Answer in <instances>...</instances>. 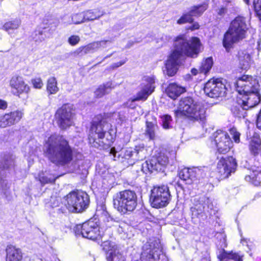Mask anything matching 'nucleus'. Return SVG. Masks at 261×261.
<instances>
[{
    "mask_svg": "<svg viewBox=\"0 0 261 261\" xmlns=\"http://www.w3.org/2000/svg\"><path fill=\"white\" fill-rule=\"evenodd\" d=\"M200 41L197 37L188 39L183 36L177 37L174 41V49L166 61L167 74L174 75L185 56L196 58L200 53Z\"/></svg>",
    "mask_w": 261,
    "mask_h": 261,
    "instance_id": "f257e3e1",
    "label": "nucleus"
},
{
    "mask_svg": "<svg viewBox=\"0 0 261 261\" xmlns=\"http://www.w3.org/2000/svg\"><path fill=\"white\" fill-rule=\"evenodd\" d=\"M46 148V155L54 163L63 165L72 160V149L63 136L51 135L48 139Z\"/></svg>",
    "mask_w": 261,
    "mask_h": 261,
    "instance_id": "f03ea898",
    "label": "nucleus"
},
{
    "mask_svg": "<svg viewBox=\"0 0 261 261\" xmlns=\"http://www.w3.org/2000/svg\"><path fill=\"white\" fill-rule=\"evenodd\" d=\"M110 124L104 119L99 121H94L89 131V143L96 148H105L111 146L114 138L110 129Z\"/></svg>",
    "mask_w": 261,
    "mask_h": 261,
    "instance_id": "7ed1b4c3",
    "label": "nucleus"
},
{
    "mask_svg": "<svg viewBox=\"0 0 261 261\" xmlns=\"http://www.w3.org/2000/svg\"><path fill=\"white\" fill-rule=\"evenodd\" d=\"M248 29L246 19L244 17L238 16L231 22L222 41L223 46L227 52L234 47L235 44L246 38Z\"/></svg>",
    "mask_w": 261,
    "mask_h": 261,
    "instance_id": "20e7f679",
    "label": "nucleus"
},
{
    "mask_svg": "<svg viewBox=\"0 0 261 261\" xmlns=\"http://www.w3.org/2000/svg\"><path fill=\"white\" fill-rule=\"evenodd\" d=\"M205 113L203 106L191 97L181 98L177 109L174 112L176 117H186L192 121H203Z\"/></svg>",
    "mask_w": 261,
    "mask_h": 261,
    "instance_id": "39448f33",
    "label": "nucleus"
},
{
    "mask_svg": "<svg viewBox=\"0 0 261 261\" xmlns=\"http://www.w3.org/2000/svg\"><path fill=\"white\" fill-rule=\"evenodd\" d=\"M113 200L114 208L122 215L134 212L138 205V196L133 190L117 192L114 195Z\"/></svg>",
    "mask_w": 261,
    "mask_h": 261,
    "instance_id": "423d86ee",
    "label": "nucleus"
},
{
    "mask_svg": "<svg viewBox=\"0 0 261 261\" xmlns=\"http://www.w3.org/2000/svg\"><path fill=\"white\" fill-rule=\"evenodd\" d=\"M67 208L70 212L80 213L86 209L89 203L88 195L83 191H72L66 196Z\"/></svg>",
    "mask_w": 261,
    "mask_h": 261,
    "instance_id": "0eeeda50",
    "label": "nucleus"
},
{
    "mask_svg": "<svg viewBox=\"0 0 261 261\" xmlns=\"http://www.w3.org/2000/svg\"><path fill=\"white\" fill-rule=\"evenodd\" d=\"M176 158V152L174 150L162 152L156 158L146 161L141 166L142 171L145 173H152L153 171H160L162 167L166 166L169 162V159L174 160Z\"/></svg>",
    "mask_w": 261,
    "mask_h": 261,
    "instance_id": "6e6552de",
    "label": "nucleus"
},
{
    "mask_svg": "<svg viewBox=\"0 0 261 261\" xmlns=\"http://www.w3.org/2000/svg\"><path fill=\"white\" fill-rule=\"evenodd\" d=\"M170 199L171 195L167 186L154 187L151 191L150 202L153 207L161 208L166 206Z\"/></svg>",
    "mask_w": 261,
    "mask_h": 261,
    "instance_id": "1a4fd4ad",
    "label": "nucleus"
},
{
    "mask_svg": "<svg viewBox=\"0 0 261 261\" xmlns=\"http://www.w3.org/2000/svg\"><path fill=\"white\" fill-rule=\"evenodd\" d=\"M143 151V149L138 150L132 148H122L119 151H117L115 148H112L110 153L121 162H126L128 165H133L136 161L143 159L144 156L140 154Z\"/></svg>",
    "mask_w": 261,
    "mask_h": 261,
    "instance_id": "9d476101",
    "label": "nucleus"
},
{
    "mask_svg": "<svg viewBox=\"0 0 261 261\" xmlns=\"http://www.w3.org/2000/svg\"><path fill=\"white\" fill-rule=\"evenodd\" d=\"M73 230L76 236H82L92 240L101 238L99 227L92 220L76 225Z\"/></svg>",
    "mask_w": 261,
    "mask_h": 261,
    "instance_id": "9b49d317",
    "label": "nucleus"
},
{
    "mask_svg": "<svg viewBox=\"0 0 261 261\" xmlns=\"http://www.w3.org/2000/svg\"><path fill=\"white\" fill-rule=\"evenodd\" d=\"M155 80L154 77L145 76L141 85V90L137 93L136 98L128 100L125 106L134 109L135 107V101L139 100H146L148 96L154 91Z\"/></svg>",
    "mask_w": 261,
    "mask_h": 261,
    "instance_id": "f8f14e48",
    "label": "nucleus"
},
{
    "mask_svg": "<svg viewBox=\"0 0 261 261\" xmlns=\"http://www.w3.org/2000/svg\"><path fill=\"white\" fill-rule=\"evenodd\" d=\"M9 86L11 88V92L14 95L20 98L28 97L30 88L22 77L17 75L13 76L10 80Z\"/></svg>",
    "mask_w": 261,
    "mask_h": 261,
    "instance_id": "ddd939ff",
    "label": "nucleus"
},
{
    "mask_svg": "<svg viewBox=\"0 0 261 261\" xmlns=\"http://www.w3.org/2000/svg\"><path fill=\"white\" fill-rule=\"evenodd\" d=\"M204 91L210 97L218 98L225 95L226 88L222 80H211L205 84Z\"/></svg>",
    "mask_w": 261,
    "mask_h": 261,
    "instance_id": "4468645a",
    "label": "nucleus"
},
{
    "mask_svg": "<svg viewBox=\"0 0 261 261\" xmlns=\"http://www.w3.org/2000/svg\"><path fill=\"white\" fill-rule=\"evenodd\" d=\"M236 167L237 163L232 156L222 157L217 163L216 171L219 178L224 179L234 172Z\"/></svg>",
    "mask_w": 261,
    "mask_h": 261,
    "instance_id": "2eb2a0df",
    "label": "nucleus"
},
{
    "mask_svg": "<svg viewBox=\"0 0 261 261\" xmlns=\"http://www.w3.org/2000/svg\"><path fill=\"white\" fill-rule=\"evenodd\" d=\"M57 123L61 129H66L72 124L73 113L71 107L64 105L58 109L55 114Z\"/></svg>",
    "mask_w": 261,
    "mask_h": 261,
    "instance_id": "dca6fc26",
    "label": "nucleus"
},
{
    "mask_svg": "<svg viewBox=\"0 0 261 261\" xmlns=\"http://www.w3.org/2000/svg\"><path fill=\"white\" fill-rule=\"evenodd\" d=\"M193 203L194 206L191 208L193 213L197 212V215L202 213L212 215L214 205L208 197L204 195L195 197L193 200Z\"/></svg>",
    "mask_w": 261,
    "mask_h": 261,
    "instance_id": "f3484780",
    "label": "nucleus"
},
{
    "mask_svg": "<svg viewBox=\"0 0 261 261\" xmlns=\"http://www.w3.org/2000/svg\"><path fill=\"white\" fill-rule=\"evenodd\" d=\"M178 175L186 184L190 185L197 179L203 178L205 176V173L198 167L184 168L179 170Z\"/></svg>",
    "mask_w": 261,
    "mask_h": 261,
    "instance_id": "a211bd4d",
    "label": "nucleus"
},
{
    "mask_svg": "<svg viewBox=\"0 0 261 261\" xmlns=\"http://www.w3.org/2000/svg\"><path fill=\"white\" fill-rule=\"evenodd\" d=\"M214 138L216 147L220 153H225L229 150L232 142L226 132L218 130L214 134Z\"/></svg>",
    "mask_w": 261,
    "mask_h": 261,
    "instance_id": "6ab92c4d",
    "label": "nucleus"
},
{
    "mask_svg": "<svg viewBox=\"0 0 261 261\" xmlns=\"http://www.w3.org/2000/svg\"><path fill=\"white\" fill-rule=\"evenodd\" d=\"M23 115L22 110H17L0 116V128H5L18 123Z\"/></svg>",
    "mask_w": 261,
    "mask_h": 261,
    "instance_id": "aec40b11",
    "label": "nucleus"
},
{
    "mask_svg": "<svg viewBox=\"0 0 261 261\" xmlns=\"http://www.w3.org/2000/svg\"><path fill=\"white\" fill-rule=\"evenodd\" d=\"M253 84L254 87L258 86V80L249 75H243L239 77L236 82V89L238 93H248V84Z\"/></svg>",
    "mask_w": 261,
    "mask_h": 261,
    "instance_id": "412c9836",
    "label": "nucleus"
},
{
    "mask_svg": "<svg viewBox=\"0 0 261 261\" xmlns=\"http://www.w3.org/2000/svg\"><path fill=\"white\" fill-rule=\"evenodd\" d=\"M109 41H101L88 44L87 45L81 46L70 53L73 57H82L86 54L92 53L96 51L100 46H104Z\"/></svg>",
    "mask_w": 261,
    "mask_h": 261,
    "instance_id": "4be33fe9",
    "label": "nucleus"
},
{
    "mask_svg": "<svg viewBox=\"0 0 261 261\" xmlns=\"http://www.w3.org/2000/svg\"><path fill=\"white\" fill-rule=\"evenodd\" d=\"M242 97L238 100V103L243 110H248L258 104L260 100L259 93L242 94Z\"/></svg>",
    "mask_w": 261,
    "mask_h": 261,
    "instance_id": "5701e85b",
    "label": "nucleus"
},
{
    "mask_svg": "<svg viewBox=\"0 0 261 261\" xmlns=\"http://www.w3.org/2000/svg\"><path fill=\"white\" fill-rule=\"evenodd\" d=\"M102 246L103 249L108 252L107 254V261H125V257L119 250L115 248V246L110 242H104Z\"/></svg>",
    "mask_w": 261,
    "mask_h": 261,
    "instance_id": "b1692460",
    "label": "nucleus"
},
{
    "mask_svg": "<svg viewBox=\"0 0 261 261\" xmlns=\"http://www.w3.org/2000/svg\"><path fill=\"white\" fill-rule=\"evenodd\" d=\"M16 157L12 153H8L0 155V170H10L16 165Z\"/></svg>",
    "mask_w": 261,
    "mask_h": 261,
    "instance_id": "393cba45",
    "label": "nucleus"
},
{
    "mask_svg": "<svg viewBox=\"0 0 261 261\" xmlns=\"http://www.w3.org/2000/svg\"><path fill=\"white\" fill-rule=\"evenodd\" d=\"M6 261H20L22 258V253L20 249L9 245L6 249Z\"/></svg>",
    "mask_w": 261,
    "mask_h": 261,
    "instance_id": "a878e982",
    "label": "nucleus"
},
{
    "mask_svg": "<svg viewBox=\"0 0 261 261\" xmlns=\"http://www.w3.org/2000/svg\"><path fill=\"white\" fill-rule=\"evenodd\" d=\"M21 25V20L19 19H14L8 21L3 26V29L12 37L17 34V30Z\"/></svg>",
    "mask_w": 261,
    "mask_h": 261,
    "instance_id": "bb28decb",
    "label": "nucleus"
},
{
    "mask_svg": "<svg viewBox=\"0 0 261 261\" xmlns=\"http://www.w3.org/2000/svg\"><path fill=\"white\" fill-rule=\"evenodd\" d=\"M158 130L159 127L155 120L146 121L145 136L150 140H154L158 138Z\"/></svg>",
    "mask_w": 261,
    "mask_h": 261,
    "instance_id": "cd10ccee",
    "label": "nucleus"
},
{
    "mask_svg": "<svg viewBox=\"0 0 261 261\" xmlns=\"http://www.w3.org/2000/svg\"><path fill=\"white\" fill-rule=\"evenodd\" d=\"M261 167L257 166L255 169H252L249 174L246 175L245 179L255 186H258L261 182Z\"/></svg>",
    "mask_w": 261,
    "mask_h": 261,
    "instance_id": "c85d7f7f",
    "label": "nucleus"
},
{
    "mask_svg": "<svg viewBox=\"0 0 261 261\" xmlns=\"http://www.w3.org/2000/svg\"><path fill=\"white\" fill-rule=\"evenodd\" d=\"M185 88L176 83H171L167 89L168 96L172 99H176L180 94L185 92Z\"/></svg>",
    "mask_w": 261,
    "mask_h": 261,
    "instance_id": "c756f323",
    "label": "nucleus"
},
{
    "mask_svg": "<svg viewBox=\"0 0 261 261\" xmlns=\"http://www.w3.org/2000/svg\"><path fill=\"white\" fill-rule=\"evenodd\" d=\"M208 3L206 2L201 5H195L191 7L189 11L191 15L193 17H199L207 9Z\"/></svg>",
    "mask_w": 261,
    "mask_h": 261,
    "instance_id": "7c9ffc66",
    "label": "nucleus"
},
{
    "mask_svg": "<svg viewBox=\"0 0 261 261\" xmlns=\"http://www.w3.org/2000/svg\"><path fill=\"white\" fill-rule=\"evenodd\" d=\"M36 179H38L42 185H44L47 184H52L55 182L58 176H55L54 175L48 174L46 172H40L38 174V176L35 177Z\"/></svg>",
    "mask_w": 261,
    "mask_h": 261,
    "instance_id": "2f4dec72",
    "label": "nucleus"
},
{
    "mask_svg": "<svg viewBox=\"0 0 261 261\" xmlns=\"http://www.w3.org/2000/svg\"><path fill=\"white\" fill-rule=\"evenodd\" d=\"M218 258L222 260L224 259H233L236 261H242V256L238 253H233L232 251L227 252L222 249L218 255Z\"/></svg>",
    "mask_w": 261,
    "mask_h": 261,
    "instance_id": "473e14b6",
    "label": "nucleus"
},
{
    "mask_svg": "<svg viewBox=\"0 0 261 261\" xmlns=\"http://www.w3.org/2000/svg\"><path fill=\"white\" fill-rule=\"evenodd\" d=\"M239 60L240 66L242 69L246 70L249 68L251 57L249 54L239 53Z\"/></svg>",
    "mask_w": 261,
    "mask_h": 261,
    "instance_id": "72a5a7b5",
    "label": "nucleus"
},
{
    "mask_svg": "<svg viewBox=\"0 0 261 261\" xmlns=\"http://www.w3.org/2000/svg\"><path fill=\"white\" fill-rule=\"evenodd\" d=\"M112 84L111 82H108L105 84L100 85L95 91V96L100 98L106 94H108L112 89Z\"/></svg>",
    "mask_w": 261,
    "mask_h": 261,
    "instance_id": "f704fd0d",
    "label": "nucleus"
},
{
    "mask_svg": "<svg viewBox=\"0 0 261 261\" xmlns=\"http://www.w3.org/2000/svg\"><path fill=\"white\" fill-rule=\"evenodd\" d=\"M59 91V88L57 87V82L55 77H51L47 80V91L50 94H54Z\"/></svg>",
    "mask_w": 261,
    "mask_h": 261,
    "instance_id": "c9c22d12",
    "label": "nucleus"
},
{
    "mask_svg": "<svg viewBox=\"0 0 261 261\" xmlns=\"http://www.w3.org/2000/svg\"><path fill=\"white\" fill-rule=\"evenodd\" d=\"M213 65V61L212 57L207 58L202 62L199 68V71L206 74L209 72Z\"/></svg>",
    "mask_w": 261,
    "mask_h": 261,
    "instance_id": "e433bc0d",
    "label": "nucleus"
},
{
    "mask_svg": "<svg viewBox=\"0 0 261 261\" xmlns=\"http://www.w3.org/2000/svg\"><path fill=\"white\" fill-rule=\"evenodd\" d=\"M99 12L97 11H88L83 16V19L86 21L94 20L100 16Z\"/></svg>",
    "mask_w": 261,
    "mask_h": 261,
    "instance_id": "4c0bfd02",
    "label": "nucleus"
},
{
    "mask_svg": "<svg viewBox=\"0 0 261 261\" xmlns=\"http://www.w3.org/2000/svg\"><path fill=\"white\" fill-rule=\"evenodd\" d=\"M193 22V18L189 12L182 14L180 18L177 20V23L182 24L186 23H192Z\"/></svg>",
    "mask_w": 261,
    "mask_h": 261,
    "instance_id": "58836bf2",
    "label": "nucleus"
},
{
    "mask_svg": "<svg viewBox=\"0 0 261 261\" xmlns=\"http://www.w3.org/2000/svg\"><path fill=\"white\" fill-rule=\"evenodd\" d=\"M162 125L164 128L169 129L171 127L170 123L172 120L171 116L165 115L161 117Z\"/></svg>",
    "mask_w": 261,
    "mask_h": 261,
    "instance_id": "ea45409f",
    "label": "nucleus"
},
{
    "mask_svg": "<svg viewBox=\"0 0 261 261\" xmlns=\"http://www.w3.org/2000/svg\"><path fill=\"white\" fill-rule=\"evenodd\" d=\"M45 37V35L40 30L35 31L32 34V38L36 42H41Z\"/></svg>",
    "mask_w": 261,
    "mask_h": 261,
    "instance_id": "a19ab883",
    "label": "nucleus"
},
{
    "mask_svg": "<svg viewBox=\"0 0 261 261\" xmlns=\"http://www.w3.org/2000/svg\"><path fill=\"white\" fill-rule=\"evenodd\" d=\"M133 130L132 127L131 126L126 127L125 128L124 132L123 137L122 138L124 143L127 144L128 142H129Z\"/></svg>",
    "mask_w": 261,
    "mask_h": 261,
    "instance_id": "79ce46f5",
    "label": "nucleus"
},
{
    "mask_svg": "<svg viewBox=\"0 0 261 261\" xmlns=\"http://www.w3.org/2000/svg\"><path fill=\"white\" fill-rule=\"evenodd\" d=\"M252 6L258 15H261V0H253Z\"/></svg>",
    "mask_w": 261,
    "mask_h": 261,
    "instance_id": "37998d69",
    "label": "nucleus"
},
{
    "mask_svg": "<svg viewBox=\"0 0 261 261\" xmlns=\"http://www.w3.org/2000/svg\"><path fill=\"white\" fill-rule=\"evenodd\" d=\"M68 42L71 45H76L80 41V38L79 36L72 35L68 38Z\"/></svg>",
    "mask_w": 261,
    "mask_h": 261,
    "instance_id": "c03bdc74",
    "label": "nucleus"
},
{
    "mask_svg": "<svg viewBox=\"0 0 261 261\" xmlns=\"http://www.w3.org/2000/svg\"><path fill=\"white\" fill-rule=\"evenodd\" d=\"M260 89V85L258 81V86L254 87L253 84H248V93H259Z\"/></svg>",
    "mask_w": 261,
    "mask_h": 261,
    "instance_id": "a18cd8bd",
    "label": "nucleus"
},
{
    "mask_svg": "<svg viewBox=\"0 0 261 261\" xmlns=\"http://www.w3.org/2000/svg\"><path fill=\"white\" fill-rule=\"evenodd\" d=\"M32 82L34 87L36 88H41L43 86V83L40 78L33 79Z\"/></svg>",
    "mask_w": 261,
    "mask_h": 261,
    "instance_id": "49530a36",
    "label": "nucleus"
},
{
    "mask_svg": "<svg viewBox=\"0 0 261 261\" xmlns=\"http://www.w3.org/2000/svg\"><path fill=\"white\" fill-rule=\"evenodd\" d=\"M230 134L232 135V137L234 142L236 143H239L240 142V134L237 132L234 128H232L230 130Z\"/></svg>",
    "mask_w": 261,
    "mask_h": 261,
    "instance_id": "de8ad7c7",
    "label": "nucleus"
},
{
    "mask_svg": "<svg viewBox=\"0 0 261 261\" xmlns=\"http://www.w3.org/2000/svg\"><path fill=\"white\" fill-rule=\"evenodd\" d=\"M61 199L59 197H51L50 206L52 207H56L59 205Z\"/></svg>",
    "mask_w": 261,
    "mask_h": 261,
    "instance_id": "09e8293b",
    "label": "nucleus"
},
{
    "mask_svg": "<svg viewBox=\"0 0 261 261\" xmlns=\"http://www.w3.org/2000/svg\"><path fill=\"white\" fill-rule=\"evenodd\" d=\"M256 124L257 127L261 130V110L257 115Z\"/></svg>",
    "mask_w": 261,
    "mask_h": 261,
    "instance_id": "8fccbe9b",
    "label": "nucleus"
},
{
    "mask_svg": "<svg viewBox=\"0 0 261 261\" xmlns=\"http://www.w3.org/2000/svg\"><path fill=\"white\" fill-rule=\"evenodd\" d=\"M126 62V59H125L123 61L113 64L111 66V67L112 69L116 68L122 66V65H123Z\"/></svg>",
    "mask_w": 261,
    "mask_h": 261,
    "instance_id": "3c124183",
    "label": "nucleus"
},
{
    "mask_svg": "<svg viewBox=\"0 0 261 261\" xmlns=\"http://www.w3.org/2000/svg\"><path fill=\"white\" fill-rule=\"evenodd\" d=\"M7 102L5 100L0 99V109L5 110L7 108Z\"/></svg>",
    "mask_w": 261,
    "mask_h": 261,
    "instance_id": "603ef678",
    "label": "nucleus"
},
{
    "mask_svg": "<svg viewBox=\"0 0 261 261\" xmlns=\"http://www.w3.org/2000/svg\"><path fill=\"white\" fill-rule=\"evenodd\" d=\"M119 227L118 228V231L119 233H121L124 231V228L126 226V224L124 223H120L118 225Z\"/></svg>",
    "mask_w": 261,
    "mask_h": 261,
    "instance_id": "864d4df0",
    "label": "nucleus"
},
{
    "mask_svg": "<svg viewBox=\"0 0 261 261\" xmlns=\"http://www.w3.org/2000/svg\"><path fill=\"white\" fill-rule=\"evenodd\" d=\"M118 117L120 121L123 122L125 120V116L123 114H122L121 112H119L118 113Z\"/></svg>",
    "mask_w": 261,
    "mask_h": 261,
    "instance_id": "5fc2aeb1",
    "label": "nucleus"
},
{
    "mask_svg": "<svg viewBox=\"0 0 261 261\" xmlns=\"http://www.w3.org/2000/svg\"><path fill=\"white\" fill-rule=\"evenodd\" d=\"M199 28V25L197 22H194L191 27H190V29L191 30H195L198 29Z\"/></svg>",
    "mask_w": 261,
    "mask_h": 261,
    "instance_id": "6e6d98bb",
    "label": "nucleus"
},
{
    "mask_svg": "<svg viewBox=\"0 0 261 261\" xmlns=\"http://www.w3.org/2000/svg\"><path fill=\"white\" fill-rule=\"evenodd\" d=\"M235 115L239 117H241L242 116L244 117V115L241 113V111L240 110V109H238V110L237 111L236 113L234 112Z\"/></svg>",
    "mask_w": 261,
    "mask_h": 261,
    "instance_id": "4d7b16f0",
    "label": "nucleus"
},
{
    "mask_svg": "<svg viewBox=\"0 0 261 261\" xmlns=\"http://www.w3.org/2000/svg\"><path fill=\"white\" fill-rule=\"evenodd\" d=\"M226 12V9L224 8H221L218 12V14L220 15H223Z\"/></svg>",
    "mask_w": 261,
    "mask_h": 261,
    "instance_id": "13d9d810",
    "label": "nucleus"
},
{
    "mask_svg": "<svg viewBox=\"0 0 261 261\" xmlns=\"http://www.w3.org/2000/svg\"><path fill=\"white\" fill-rule=\"evenodd\" d=\"M191 73L193 75H196L198 73V70L195 68H193L191 69Z\"/></svg>",
    "mask_w": 261,
    "mask_h": 261,
    "instance_id": "bf43d9fd",
    "label": "nucleus"
},
{
    "mask_svg": "<svg viewBox=\"0 0 261 261\" xmlns=\"http://www.w3.org/2000/svg\"><path fill=\"white\" fill-rule=\"evenodd\" d=\"M244 2L248 5H252L253 0H244Z\"/></svg>",
    "mask_w": 261,
    "mask_h": 261,
    "instance_id": "052dcab7",
    "label": "nucleus"
},
{
    "mask_svg": "<svg viewBox=\"0 0 261 261\" xmlns=\"http://www.w3.org/2000/svg\"><path fill=\"white\" fill-rule=\"evenodd\" d=\"M114 53H112V54L109 55H107V56H106L102 60V61H105L106 59L107 58H110L112 56V55H113Z\"/></svg>",
    "mask_w": 261,
    "mask_h": 261,
    "instance_id": "680f3d73",
    "label": "nucleus"
},
{
    "mask_svg": "<svg viewBox=\"0 0 261 261\" xmlns=\"http://www.w3.org/2000/svg\"><path fill=\"white\" fill-rule=\"evenodd\" d=\"M83 21H83V20H81V21H74V20H73V22L74 23H76V24H77V23H80L82 22H83Z\"/></svg>",
    "mask_w": 261,
    "mask_h": 261,
    "instance_id": "e2e57ef3",
    "label": "nucleus"
},
{
    "mask_svg": "<svg viewBox=\"0 0 261 261\" xmlns=\"http://www.w3.org/2000/svg\"><path fill=\"white\" fill-rule=\"evenodd\" d=\"M247 243V241L246 240L242 239L241 240V243L244 245L245 243Z\"/></svg>",
    "mask_w": 261,
    "mask_h": 261,
    "instance_id": "0e129e2a",
    "label": "nucleus"
},
{
    "mask_svg": "<svg viewBox=\"0 0 261 261\" xmlns=\"http://www.w3.org/2000/svg\"><path fill=\"white\" fill-rule=\"evenodd\" d=\"M78 17H82V16H81V15L76 14L73 16L72 19H73L74 18H75Z\"/></svg>",
    "mask_w": 261,
    "mask_h": 261,
    "instance_id": "69168bd1",
    "label": "nucleus"
},
{
    "mask_svg": "<svg viewBox=\"0 0 261 261\" xmlns=\"http://www.w3.org/2000/svg\"><path fill=\"white\" fill-rule=\"evenodd\" d=\"M228 2H230L231 0H226Z\"/></svg>",
    "mask_w": 261,
    "mask_h": 261,
    "instance_id": "338daca9",
    "label": "nucleus"
},
{
    "mask_svg": "<svg viewBox=\"0 0 261 261\" xmlns=\"http://www.w3.org/2000/svg\"><path fill=\"white\" fill-rule=\"evenodd\" d=\"M106 207H105V206H102V208L104 209Z\"/></svg>",
    "mask_w": 261,
    "mask_h": 261,
    "instance_id": "774afa93",
    "label": "nucleus"
}]
</instances>
